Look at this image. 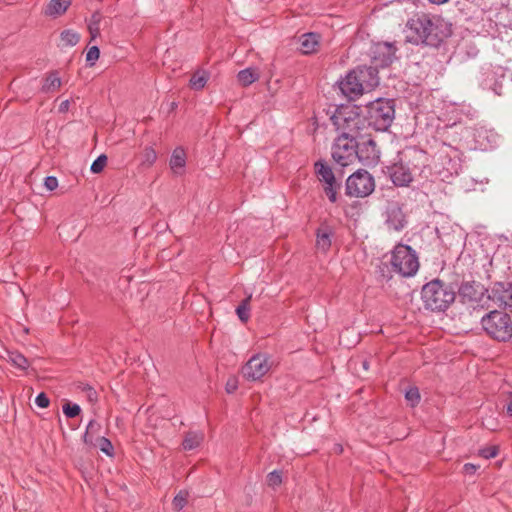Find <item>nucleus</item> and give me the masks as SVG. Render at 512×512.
I'll use <instances>...</instances> for the list:
<instances>
[{"label": "nucleus", "instance_id": "obj_8", "mask_svg": "<svg viewBox=\"0 0 512 512\" xmlns=\"http://www.w3.org/2000/svg\"><path fill=\"white\" fill-rule=\"evenodd\" d=\"M351 137L338 136L332 146V158L340 166L346 167L357 160V141Z\"/></svg>", "mask_w": 512, "mask_h": 512}, {"label": "nucleus", "instance_id": "obj_47", "mask_svg": "<svg viewBox=\"0 0 512 512\" xmlns=\"http://www.w3.org/2000/svg\"><path fill=\"white\" fill-rule=\"evenodd\" d=\"M99 55H100L99 48L97 46H92L88 49V51L86 53V60L88 62H95L96 60H98Z\"/></svg>", "mask_w": 512, "mask_h": 512}, {"label": "nucleus", "instance_id": "obj_53", "mask_svg": "<svg viewBox=\"0 0 512 512\" xmlns=\"http://www.w3.org/2000/svg\"><path fill=\"white\" fill-rule=\"evenodd\" d=\"M430 3L435 5H442L447 3L449 0H428Z\"/></svg>", "mask_w": 512, "mask_h": 512}, {"label": "nucleus", "instance_id": "obj_48", "mask_svg": "<svg viewBox=\"0 0 512 512\" xmlns=\"http://www.w3.org/2000/svg\"><path fill=\"white\" fill-rule=\"evenodd\" d=\"M44 186L48 191H53L58 187V180L55 176H47L44 179Z\"/></svg>", "mask_w": 512, "mask_h": 512}, {"label": "nucleus", "instance_id": "obj_23", "mask_svg": "<svg viewBox=\"0 0 512 512\" xmlns=\"http://www.w3.org/2000/svg\"><path fill=\"white\" fill-rule=\"evenodd\" d=\"M320 36L317 33H306L300 38V51L303 54H310L316 51L319 45Z\"/></svg>", "mask_w": 512, "mask_h": 512}, {"label": "nucleus", "instance_id": "obj_46", "mask_svg": "<svg viewBox=\"0 0 512 512\" xmlns=\"http://www.w3.org/2000/svg\"><path fill=\"white\" fill-rule=\"evenodd\" d=\"M35 403L40 408H47L50 404V400L44 392H41L36 396Z\"/></svg>", "mask_w": 512, "mask_h": 512}, {"label": "nucleus", "instance_id": "obj_3", "mask_svg": "<svg viewBox=\"0 0 512 512\" xmlns=\"http://www.w3.org/2000/svg\"><path fill=\"white\" fill-rule=\"evenodd\" d=\"M454 289L440 279H433L423 285L421 300L425 309L433 312H444L455 301Z\"/></svg>", "mask_w": 512, "mask_h": 512}, {"label": "nucleus", "instance_id": "obj_30", "mask_svg": "<svg viewBox=\"0 0 512 512\" xmlns=\"http://www.w3.org/2000/svg\"><path fill=\"white\" fill-rule=\"evenodd\" d=\"M80 40V35L72 30H63L60 34V46L61 47H72L75 46Z\"/></svg>", "mask_w": 512, "mask_h": 512}, {"label": "nucleus", "instance_id": "obj_18", "mask_svg": "<svg viewBox=\"0 0 512 512\" xmlns=\"http://www.w3.org/2000/svg\"><path fill=\"white\" fill-rule=\"evenodd\" d=\"M474 139L480 149L488 150L497 145L499 135L492 129L480 126L475 129Z\"/></svg>", "mask_w": 512, "mask_h": 512}, {"label": "nucleus", "instance_id": "obj_12", "mask_svg": "<svg viewBox=\"0 0 512 512\" xmlns=\"http://www.w3.org/2000/svg\"><path fill=\"white\" fill-rule=\"evenodd\" d=\"M357 160L364 166H375L380 159V150L376 142L367 133L357 141Z\"/></svg>", "mask_w": 512, "mask_h": 512}, {"label": "nucleus", "instance_id": "obj_40", "mask_svg": "<svg viewBox=\"0 0 512 512\" xmlns=\"http://www.w3.org/2000/svg\"><path fill=\"white\" fill-rule=\"evenodd\" d=\"M107 164V156L102 154L98 156L92 163L90 170L92 173H100Z\"/></svg>", "mask_w": 512, "mask_h": 512}, {"label": "nucleus", "instance_id": "obj_35", "mask_svg": "<svg viewBox=\"0 0 512 512\" xmlns=\"http://www.w3.org/2000/svg\"><path fill=\"white\" fill-rule=\"evenodd\" d=\"M157 160V153L152 146H147L143 149L141 154V165L144 167H151Z\"/></svg>", "mask_w": 512, "mask_h": 512}, {"label": "nucleus", "instance_id": "obj_41", "mask_svg": "<svg viewBox=\"0 0 512 512\" xmlns=\"http://www.w3.org/2000/svg\"><path fill=\"white\" fill-rule=\"evenodd\" d=\"M81 412V408L78 404H72L70 402L63 405V413L67 418H74Z\"/></svg>", "mask_w": 512, "mask_h": 512}, {"label": "nucleus", "instance_id": "obj_28", "mask_svg": "<svg viewBox=\"0 0 512 512\" xmlns=\"http://www.w3.org/2000/svg\"><path fill=\"white\" fill-rule=\"evenodd\" d=\"M186 164V153L183 148L177 147L172 152L169 165L174 173H178V169H183Z\"/></svg>", "mask_w": 512, "mask_h": 512}, {"label": "nucleus", "instance_id": "obj_7", "mask_svg": "<svg viewBox=\"0 0 512 512\" xmlns=\"http://www.w3.org/2000/svg\"><path fill=\"white\" fill-rule=\"evenodd\" d=\"M391 265L393 270L403 277L414 276L419 269V261L415 250L409 245H396L392 251Z\"/></svg>", "mask_w": 512, "mask_h": 512}, {"label": "nucleus", "instance_id": "obj_6", "mask_svg": "<svg viewBox=\"0 0 512 512\" xmlns=\"http://www.w3.org/2000/svg\"><path fill=\"white\" fill-rule=\"evenodd\" d=\"M436 27L427 15L415 16L406 24L407 41L419 44L435 45L438 41Z\"/></svg>", "mask_w": 512, "mask_h": 512}, {"label": "nucleus", "instance_id": "obj_14", "mask_svg": "<svg viewBox=\"0 0 512 512\" xmlns=\"http://www.w3.org/2000/svg\"><path fill=\"white\" fill-rule=\"evenodd\" d=\"M437 158L440 161L443 169L450 175L458 174L461 169L460 153L457 149L444 144L437 153Z\"/></svg>", "mask_w": 512, "mask_h": 512}, {"label": "nucleus", "instance_id": "obj_15", "mask_svg": "<svg viewBox=\"0 0 512 512\" xmlns=\"http://www.w3.org/2000/svg\"><path fill=\"white\" fill-rule=\"evenodd\" d=\"M397 48L392 42H378L371 47V59L378 64H392L398 60Z\"/></svg>", "mask_w": 512, "mask_h": 512}, {"label": "nucleus", "instance_id": "obj_2", "mask_svg": "<svg viewBox=\"0 0 512 512\" xmlns=\"http://www.w3.org/2000/svg\"><path fill=\"white\" fill-rule=\"evenodd\" d=\"M378 85L377 66H359L340 81L339 88L349 100H355L363 94L365 89H373Z\"/></svg>", "mask_w": 512, "mask_h": 512}, {"label": "nucleus", "instance_id": "obj_17", "mask_svg": "<svg viewBox=\"0 0 512 512\" xmlns=\"http://www.w3.org/2000/svg\"><path fill=\"white\" fill-rule=\"evenodd\" d=\"M489 298L498 306H503L512 311V283L496 282L491 288Z\"/></svg>", "mask_w": 512, "mask_h": 512}, {"label": "nucleus", "instance_id": "obj_37", "mask_svg": "<svg viewBox=\"0 0 512 512\" xmlns=\"http://www.w3.org/2000/svg\"><path fill=\"white\" fill-rule=\"evenodd\" d=\"M404 396L408 405L411 407H416L421 399L419 389L416 386L408 387L404 393Z\"/></svg>", "mask_w": 512, "mask_h": 512}, {"label": "nucleus", "instance_id": "obj_54", "mask_svg": "<svg viewBox=\"0 0 512 512\" xmlns=\"http://www.w3.org/2000/svg\"><path fill=\"white\" fill-rule=\"evenodd\" d=\"M506 413L509 415V416H512V402H510L507 407H506Z\"/></svg>", "mask_w": 512, "mask_h": 512}, {"label": "nucleus", "instance_id": "obj_27", "mask_svg": "<svg viewBox=\"0 0 512 512\" xmlns=\"http://www.w3.org/2000/svg\"><path fill=\"white\" fill-rule=\"evenodd\" d=\"M260 78V72L255 66H248L247 68L239 71L237 74V79L239 83L247 87L252 83L256 82Z\"/></svg>", "mask_w": 512, "mask_h": 512}, {"label": "nucleus", "instance_id": "obj_32", "mask_svg": "<svg viewBox=\"0 0 512 512\" xmlns=\"http://www.w3.org/2000/svg\"><path fill=\"white\" fill-rule=\"evenodd\" d=\"M8 360L18 369L26 370L29 367L28 359L17 351H9Z\"/></svg>", "mask_w": 512, "mask_h": 512}, {"label": "nucleus", "instance_id": "obj_4", "mask_svg": "<svg viewBox=\"0 0 512 512\" xmlns=\"http://www.w3.org/2000/svg\"><path fill=\"white\" fill-rule=\"evenodd\" d=\"M395 118V104L392 99L377 98L365 106L364 119L367 126L376 131H386Z\"/></svg>", "mask_w": 512, "mask_h": 512}, {"label": "nucleus", "instance_id": "obj_11", "mask_svg": "<svg viewBox=\"0 0 512 512\" xmlns=\"http://www.w3.org/2000/svg\"><path fill=\"white\" fill-rule=\"evenodd\" d=\"M399 159L403 161L414 174H423L425 168L429 164V156L426 151L412 146L406 147L398 155Z\"/></svg>", "mask_w": 512, "mask_h": 512}, {"label": "nucleus", "instance_id": "obj_49", "mask_svg": "<svg viewBox=\"0 0 512 512\" xmlns=\"http://www.w3.org/2000/svg\"><path fill=\"white\" fill-rule=\"evenodd\" d=\"M379 273L385 280L391 279L392 275L390 274L389 267L386 264H381L379 266Z\"/></svg>", "mask_w": 512, "mask_h": 512}, {"label": "nucleus", "instance_id": "obj_52", "mask_svg": "<svg viewBox=\"0 0 512 512\" xmlns=\"http://www.w3.org/2000/svg\"><path fill=\"white\" fill-rule=\"evenodd\" d=\"M237 389V383L236 380H229L226 383V391L228 393H233Z\"/></svg>", "mask_w": 512, "mask_h": 512}, {"label": "nucleus", "instance_id": "obj_42", "mask_svg": "<svg viewBox=\"0 0 512 512\" xmlns=\"http://www.w3.org/2000/svg\"><path fill=\"white\" fill-rule=\"evenodd\" d=\"M188 493L180 491L173 499V507L175 510H182L187 504Z\"/></svg>", "mask_w": 512, "mask_h": 512}, {"label": "nucleus", "instance_id": "obj_10", "mask_svg": "<svg viewBox=\"0 0 512 512\" xmlns=\"http://www.w3.org/2000/svg\"><path fill=\"white\" fill-rule=\"evenodd\" d=\"M487 290L485 287L474 280L464 281L458 289V297L462 304L477 309L485 297Z\"/></svg>", "mask_w": 512, "mask_h": 512}, {"label": "nucleus", "instance_id": "obj_16", "mask_svg": "<svg viewBox=\"0 0 512 512\" xmlns=\"http://www.w3.org/2000/svg\"><path fill=\"white\" fill-rule=\"evenodd\" d=\"M387 169L389 177L395 186L406 187L413 181L414 172L400 159Z\"/></svg>", "mask_w": 512, "mask_h": 512}, {"label": "nucleus", "instance_id": "obj_51", "mask_svg": "<svg viewBox=\"0 0 512 512\" xmlns=\"http://www.w3.org/2000/svg\"><path fill=\"white\" fill-rule=\"evenodd\" d=\"M69 107H70V101L69 100H64V101H62L60 103L59 108H58V112L59 113H66L69 110Z\"/></svg>", "mask_w": 512, "mask_h": 512}, {"label": "nucleus", "instance_id": "obj_50", "mask_svg": "<svg viewBox=\"0 0 512 512\" xmlns=\"http://www.w3.org/2000/svg\"><path fill=\"white\" fill-rule=\"evenodd\" d=\"M478 466L472 464V463H466L463 466V472L467 475H472L476 472Z\"/></svg>", "mask_w": 512, "mask_h": 512}, {"label": "nucleus", "instance_id": "obj_9", "mask_svg": "<svg viewBox=\"0 0 512 512\" xmlns=\"http://www.w3.org/2000/svg\"><path fill=\"white\" fill-rule=\"evenodd\" d=\"M374 179L366 170H358L346 180V194L350 197H366L374 191Z\"/></svg>", "mask_w": 512, "mask_h": 512}, {"label": "nucleus", "instance_id": "obj_44", "mask_svg": "<svg viewBox=\"0 0 512 512\" xmlns=\"http://www.w3.org/2000/svg\"><path fill=\"white\" fill-rule=\"evenodd\" d=\"M267 483L271 487H277L282 483V472L274 470L267 475Z\"/></svg>", "mask_w": 512, "mask_h": 512}, {"label": "nucleus", "instance_id": "obj_36", "mask_svg": "<svg viewBox=\"0 0 512 512\" xmlns=\"http://www.w3.org/2000/svg\"><path fill=\"white\" fill-rule=\"evenodd\" d=\"M252 296L245 298L236 308V314L242 322H247L250 318V300Z\"/></svg>", "mask_w": 512, "mask_h": 512}, {"label": "nucleus", "instance_id": "obj_45", "mask_svg": "<svg viewBox=\"0 0 512 512\" xmlns=\"http://www.w3.org/2000/svg\"><path fill=\"white\" fill-rule=\"evenodd\" d=\"M479 454L481 457H483L485 459L494 458L498 454V449L495 446L486 447V448L481 449L479 451Z\"/></svg>", "mask_w": 512, "mask_h": 512}, {"label": "nucleus", "instance_id": "obj_34", "mask_svg": "<svg viewBox=\"0 0 512 512\" xmlns=\"http://www.w3.org/2000/svg\"><path fill=\"white\" fill-rule=\"evenodd\" d=\"M100 429H101L100 423H98L95 420H91L88 423L86 431H85V433L83 435V441L86 444L92 445L93 444V440H94V436L99 433Z\"/></svg>", "mask_w": 512, "mask_h": 512}, {"label": "nucleus", "instance_id": "obj_22", "mask_svg": "<svg viewBox=\"0 0 512 512\" xmlns=\"http://www.w3.org/2000/svg\"><path fill=\"white\" fill-rule=\"evenodd\" d=\"M70 5L71 0H50L44 10V14L56 18L64 14Z\"/></svg>", "mask_w": 512, "mask_h": 512}, {"label": "nucleus", "instance_id": "obj_33", "mask_svg": "<svg viewBox=\"0 0 512 512\" xmlns=\"http://www.w3.org/2000/svg\"><path fill=\"white\" fill-rule=\"evenodd\" d=\"M457 112L460 115L459 122H462L464 119L474 120L478 117V111L470 104L463 103L459 105Z\"/></svg>", "mask_w": 512, "mask_h": 512}, {"label": "nucleus", "instance_id": "obj_20", "mask_svg": "<svg viewBox=\"0 0 512 512\" xmlns=\"http://www.w3.org/2000/svg\"><path fill=\"white\" fill-rule=\"evenodd\" d=\"M405 215L398 205H393L387 209L386 224L390 229L400 231L405 226Z\"/></svg>", "mask_w": 512, "mask_h": 512}, {"label": "nucleus", "instance_id": "obj_21", "mask_svg": "<svg viewBox=\"0 0 512 512\" xmlns=\"http://www.w3.org/2000/svg\"><path fill=\"white\" fill-rule=\"evenodd\" d=\"M333 235V229L327 225L318 228L316 232L317 249L322 252H327L331 247Z\"/></svg>", "mask_w": 512, "mask_h": 512}, {"label": "nucleus", "instance_id": "obj_24", "mask_svg": "<svg viewBox=\"0 0 512 512\" xmlns=\"http://www.w3.org/2000/svg\"><path fill=\"white\" fill-rule=\"evenodd\" d=\"M62 85L61 77L59 76V73L57 71H51L46 75V77L43 79V84L41 87L42 93H54Z\"/></svg>", "mask_w": 512, "mask_h": 512}, {"label": "nucleus", "instance_id": "obj_25", "mask_svg": "<svg viewBox=\"0 0 512 512\" xmlns=\"http://www.w3.org/2000/svg\"><path fill=\"white\" fill-rule=\"evenodd\" d=\"M315 173L319 181L323 184H327L330 182H335L336 178L330 166L326 164L325 161L319 160L315 162Z\"/></svg>", "mask_w": 512, "mask_h": 512}, {"label": "nucleus", "instance_id": "obj_13", "mask_svg": "<svg viewBox=\"0 0 512 512\" xmlns=\"http://www.w3.org/2000/svg\"><path fill=\"white\" fill-rule=\"evenodd\" d=\"M271 368L269 358L265 354L253 355L242 367L243 377L249 381L261 379Z\"/></svg>", "mask_w": 512, "mask_h": 512}, {"label": "nucleus", "instance_id": "obj_19", "mask_svg": "<svg viewBox=\"0 0 512 512\" xmlns=\"http://www.w3.org/2000/svg\"><path fill=\"white\" fill-rule=\"evenodd\" d=\"M505 77V69L503 66H495V69L486 74L482 81L485 89L492 90L496 95H502V82L500 79Z\"/></svg>", "mask_w": 512, "mask_h": 512}, {"label": "nucleus", "instance_id": "obj_39", "mask_svg": "<svg viewBox=\"0 0 512 512\" xmlns=\"http://www.w3.org/2000/svg\"><path fill=\"white\" fill-rule=\"evenodd\" d=\"M78 388L85 393L87 400L90 403H95L98 400V394L96 390L89 384L81 383Z\"/></svg>", "mask_w": 512, "mask_h": 512}, {"label": "nucleus", "instance_id": "obj_5", "mask_svg": "<svg viewBox=\"0 0 512 512\" xmlns=\"http://www.w3.org/2000/svg\"><path fill=\"white\" fill-rule=\"evenodd\" d=\"M485 333L494 340L506 342L512 338V319L503 311L493 310L481 317Z\"/></svg>", "mask_w": 512, "mask_h": 512}, {"label": "nucleus", "instance_id": "obj_26", "mask_svg": "<svg viewBox=\"0 0 512 512\" xmlns=\"http://www.w3.org/2000/svg\"><path fill=\"white\" fill-rule=\"evenodd\" d=\"M209 79L210 72L206 71L205 69H197L193 72L189 80V87L192 90L200 91L205 87Z\"/></svg>", "mask_w": 512, "mask_h": 512}, {"label": "nucleus", "instance_id": "obj_55", "mask_svg": "<svg viewBox=\"0 0 512 512\" xmlns=\"http://www.w3.org/2000/svg\"><path fill=\"white\" fill-rule=\"evenodd\" d=\"M363 368H364L365 370H367V369H368V362H367V361H364V362H363Z\"/></svg>", "mask_w": 512, "mask_h": 512}, {"label": "nucleus", "instance_id": "obj_43", "mask_svg": "<svg viewBox=\"0 0 512 512\" xmlns=\"http://www.w3.org/2000/svg\"><path fill=\"white\" fill-rule=\"evenodd\" d=\"M98 446H99L100 450L103 453H105L106 455H108V456L113 455V451H114L113 445H112L111 441L109 439H107L106 437L98 438Z\"/></svg>", "mask_w": 512, "mask_h": 512}, {"label": "nucleus", "instance_id": "obj_1", "mask_svg": "<svg viewBox=\"0 0 512 512\" xmlns=\"http://www.w3.org/2000/svg\"><path fill=\"white\" fill-rule=\"evenodd\" d=\"M330 120L338 132V136L362 139L367 133V126L360 107L352 104H342L335 107Z\"/></svg>", "mask_w": 512, "mask_h": 512}, {"label": "nucleus", "instance_id": "obj_29", "mask_svg": "<svg viewBox=\"0 0 512 512\" xmlns=\"http://www.w3.org/2000/svg\"><path fill=\"white\" fill-rule=\"evenodd\" d=\"M204 440V434L202 432L191 431L188 432L182 442L184 450H193L201 445Z\"/></svg>", "mask_w": 512, "mask_h": 512}, {"label": "nucleus", "instance_id": "obj_31", "mask_svg": "<svg viewBox=\"0 0 512 512\" xmlns=\"http://www.w3.org/2000/svg\"><path fill=\"white\" fill-rule=\"evenodd\" d=\"M102 15L96 11L94 12L88 21V30L91 35V39L94 40L100 35V23Z\"/></svg>", "mask_w": 512, "mask_h": 512}, {"label": "nucleus", "instance_id": "obj_38", "mask_svg": "<svg viewBox=\"0 0 512 512\" xmlns=\"http://www.w3.org/2000/svg\"><path fill=\"white\" fill-rule=\"evenodd\" d=\"M339 188L340 184L336 181L324 184L323 189L330 202L335 203L337 201V191Z\"/></svg>", "mask_w": 512, "mask_h": 512}]
</instances>
